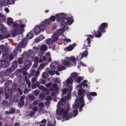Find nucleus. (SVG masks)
Wrapping results in <instances>:
<instances>
[{
  "mask_svg": "<svg viewBox=\"0 0 126 126\" xmlns=\"http://www.w3.org/2000/svg\"><path fill=\"white\" fill-rule=\"evenodd\" d=\"M66 67L64 66H61L59 67L58 68V70L59 71H62L66 69Z\"/></svg>",
  "mask_w": 126,
  "mask_h": 126,
  "instance_id": "a18cd8bd",
  "label": "nucleus"
},
{
  "mask_svg": "<svg viewBox=\"0 0 126 126\" xmlns=\"http://www.w3.org/2000/svg\"><path fill=\"white\" fill-rule=\"evenodd\" d=\"M63 105V102L62 101H60L58 102L57 106V109L56 111V113L59 116H61L63 113V118H64L65 120H69L73 117V114L72 113H70L68 114V112H69V110L68 108L64 111V108H62Z\"/></svg>",
  "mask_w": 126,
  "mask_h": 126,
  "instance_id": "f257e3e1",
  "label": "nucleus"
},
{
  "mask_svg": "<svg viewBox=\"0 0 126 126\" xmlns=\"http://www.w3.org/2000/svg\"><path fill=\"white\" fill-rule=\"evenodd\" d=\"M47 49V46L45 45H42L41 47L40 48V50L38 52L40 54L41 53V52L42 54L44 53V51H46Z\"/></svg>",
  "mask_w": 126,
  "mask_h": 126,
  "instance_id": "f3484780",
  "label": "nucleus"
},
{
  "mask_svg": "<svg viewBox=\"0 0 126 126\" xmlns=\"http://www.w3.org/2000/svg\"><path fill=\"white\" fill-rule=\"evenodd\" d=\"M52 22L50 19V18L47 19L44 22V23L46 25H49Z\"/></svg>",
  "mask_w": 126,
  "mask_h": 126,
  "instance_id": "ea45409f",
  "label": "nucleus"
},
{
  "mask_svg": "<svg viewBox=\"0 0 126 126\" xmlns=\"http://www.w3.org/2000/svg\"><path fill=\"white\" fill-rule=\"evenodd\" d=\"M71 41V40L69 39L65 38L64 40V42H66V43L69 42H70Z\"/></svg>",
  "mask_w": 126,
  "mask_h": 126,
  "instance_id": "69168bd1",
  "label": "nucleus"
},
{
  "mask_svg": "<svg viewBox=\"0 0 126 126\" xmlns=\"http://www.w3.org/2000/svg\"><path fill=\"white\" fill-rule=\"evenodd\" d=\"M83 58V57L82 55L81 54H80V53L77 57V59L78 61H79L82 59Z\"/></svg>",
  "mask_w": 126,
  "mask_h": 126,
  "instance_id": "864d4df0",
  "label": "nucleus"
},
{
  "mask_svg": "<svg viewBox=\"0 0 126 126\" xmlns=\"http://www.w3.org/2000/svg\"><path fill=\"white\" fill-rule=\"evenodd\" d=\"M15 95H14V96L13 95H11V98L9 99L10 101L11 102L14 101L15 102Z\"/></svg>",
  "mask_w": 126,
  "mask_h": 126,
  "instance_id": "09e8293b",
  "label": "nucleus"
},
{
  "mask_svg": "<svg viewBox=\"0 0 126 126\" xmlns=\"http://www.w3.org/2000/svg\"><path fill=\"white\" fill-rule=\"evenodd\" d=\"M85 105L84 102L81 101V100L76 99L73 104V106L74 109H76L79 107V111L80 112L83 110L82 108Z\"/></svg>",
  "mask_w": 126,
  "mask_h": 126,
  "instance_id": "f03ea898",
  "label": "nucleus"
},
{
  "mask_svg": "<svg viewBox=\"0 0 126 126\" xmlns=\"http://www.w3.org/2000/svg\"><path fill=\"white\" fill-rule=\"evenodd\" d=\"M49 90L51 92L54 91L55 92L57 93L59 90V89L58 88H54L53 87H50Z\"/></svg>",
  "mask_w": 126,
  "mask_h": 126,
  "instance_id": "393cba45",
  "label": "nucleus"
},
{
  "mask_svg": "<svg viewBox=\"0 0 126 126\" xmlns=\"http://www.w3.org/2000/svg\"><path fill=\"white\" fill-rule=\"evenodd\" d=\"M73 79L71 77H69L68 79L66 80V83L67 84H71L73 81Z\"/></svg>",
  "mask_w": 126,
  "mask_h": 126,
  "instance_id": "473e14b6",
  "label": "nucleus"
},
{
  "mask_svg": "<svg viewBox=\"0 0 126 126\" xmlns=\"http://www.w3.org/2000/svg\"><path fill=\"white\" fill-rule=\"evenodd\" d=\"M4 32L3 35H2V37L1 38L2 40L8 38L10 36V32L9 31H5Z\"/></svg>",
  "mask_w": 126,
  "mask_h": 126,
  "instance_id": "f8f14e48",
  "label": "nucleus"
},
{
  "mask_svg": "<svg viewBox=\"0 0 126 126\" xmlns=\"http://www.w3.org/2000/svg\"><path fill=\"white\" fill-rule=\"evenodd\" d=\"M55 16H56V19L57 21L58 22H61V26H63V21L64 18H66V15L65 13H61L56 14Z\"/></svg>",
  "mask_w": 126,
  "mask_h": 126,
  "instance_id": "20e7f679",
  "label": "nucleus"
},
{
  "mask_svg": "<svg viewBox=\"0 0 126 126\" xmlns=\"http://www.w3.org/2000/svg\"><path fill=\"white\" fill-rule=\"evenodd\" d=\"M45 97V94L44 93L40 94L39 96V98L40 99H43Z\"/></svg>",
  "mask_w": 126,
  "mask_h": 126,
  "instance_id": "4d7b16f0",
  "label": "nucleus"
},
{
  "mask_svg": "<svg viewBox=\"0 0 126 126\" xmlns=\"http://www.w3.org/2000/svg\"><path fill=\"white\" fill-rule=\"evenodd\" d=\"M1 4L3 5H6L9 3V0H2Z\"/></svg>",
  "mask_w": 126,
  "mask_h": 126,
  "instance_id": "2f4dec72",
  "label": "nucleus"
},
{
  "mask_svg": "<svg viewBox=\"0 0 126 126\" xmlns=\"http://www.w3.org/2000/svg\"><path fill=\"white\" fill-rule=\"evenodd\" d=\"M38 26H36L34 29V31L35 34V35H37L40 33L41 32V30Z\"/></svg>",
  "mask_w": 126,
  "mask_h": 126,
  "instance_id": "4be33fe9",
  "label": "nucleus"
},
{
  "mask_svg": "<svg viewBox=\"0 0 126 126\" xmlns=\"http://www.w3.org/2000/svg\"><path fill=\"white\" fill-rule=\"evenodd\" d=\"M13 22V19L10 17L8 18L7 20V24L9 25H10Z\"/></svg>",
  "mask_w": 126,
  "mask_h": 126,
  "instance_id": "c9c22d12",
  "label": "nucleus"
},
{
  "mask_svg": "<svg viewBox=\"0 0 126 126\" xmlns=\"http://www.w3.org/2000/svg\"><path fill=\"white\" fill-rule=\"evenodd\" d=\"M16 91L17 92L16 93V95L17 96L21 95L22 94L23 91L19 89V88H17L16 89Z\"/></svg>",
  "mask_w": 126,
  "mask_h": 126,
  "instance_id": "c85d7f7f",
  "label": "nucleus"
},
{
  "mask_svg": "<svg viewBox=\"0 0 126 126\" xmlns=\"http://www.w3.org/2000/svg\"><path fill=\"white\" fill-rule=\"evenodd\" d=\"M75 110L73 111V115L74 117H75L77 114L78 112V110L76 109H75Z\"/></svg>",
  "mask_w": 126,
  "mask_h": 126,
  "instance_id": "5fc2aeb1",
  "label": "nucleus"
},
{
  "mask_svg": "<svg viewBox=\"0 0 126 126\" xmlns=\"http://www.w3.org/2000/svg\"><path fill=\"white\" fill-rule=\"evenodd\" d=\"M25 97L23 96H21L20 99V102L18 105V107L19 108H21L24 104V100Z\"/></svg>",
  "mask_w": 126,
  "mask_h": 126,
  "instance_id": "412c9836",
  "label": "nucleus"
},
{
  "mask_svg": "<svg viewBox=\"0 0 126 126\" xmlns=\"http://www.w3.org/2000/svg\"><path fill=\"white\" fill-rule=\"evenodd\" d=\"M63 61H62V63H63V64L65 66H66L67 67H69V65L70 64V63L69 62L67 61L66 60H63Z\"/></svg>",
  "mask_w": 126,
  "mask_h": 126,
  "instance_id": "a878e982",
  "label": "nucleus"
},
{
  "mask_svg": "<svg viewBox=\"0 0 126 126\" xmlns=\"http://www.w3.org/2000/svg\"><path fill=\"white\" fill-rule=\"evenodd\" d=\"M85 90V89H80L78 90V97L77 98V99L81 100V101L84 102V97L86 94Z\"/></svg>",
  "mask_w": 126,
  "mask_h": 126,
  "instance_id": "423d86ee",
  "label": "nucleus"
},
{
  "mask_svg": "<svg viewBox=\"0 0 126 126\" xmlns=\"http://www.w3.org/2000/svg\"><path fill=\"white\" fill-rule=\"evenodd\" d=\"M63 30L62 29H59L58 30L57 32H56L55 33L56 35H57L58 36V35H61L63 33Z\"/></svg>",
  "mask_w": 126,
  "mask_h": 126,
  "instance_id": "a19ab883",
  "label": "nucleus"
},
{
  "mask_svg": "<svg viewBox=\"0 0 126 126\" xmlns=\"http://www.w3.org/2000/svg\"><path fill=\"white\" fill-rule=\"evenodd\" d=\"M0 21L1 22H3L5 20V16L4 15H1L0 17Z\"/></svg>",
  "mask_w": 126,
  "mask_h": 126,
  "instance_id": "8fccbe9b",
  "label": "nucleus"
},
{
  "mask_svg": "<svg viewBox=\"0 0 126 126\" xmlns=\"http://www.w3.org/2000/svg\"><path fill=\"white\" fill-rule=\"evenodd\" d=\"M40 91L39 90H35L34 92V94L35 95H38L39 94Z\"/></svg>",
  "mask_w": 126,
  "mask_h": 126,
  "instance_id": "680f3d73",
  "label": "nucleus"
},
{
  "mask_svg": "<svg viewBox=\"0 0 126 126\" xmlns=\"http://www.w3.org/2000/svg\"><path fill=\"white\" fill-rule=\"evenodd\" d=\"M67 89L66 88L64 89L63 90V95H65L67 91Z\"/></svg>",
  "mask_w": 126,
  "mask_h": 126,
  "instance_id": "052dcab7",
  "label": "nucleus"
},
{
  "mask_svg": "<svg viewBox=\"0 0 126 126\" xmlns=\"http://www.w3.org/2000/svg\"><path fill=\"white\" fill-rule=\"evenodd\" d=\"M5 91V98L8 99L10 96V95H12V91L11 89L9 90V88L8 87H5L4 88Z\"/></svg>",
  "mask_w": 126,
  "mask_h": 126,
  "instance_id": "6e6552de",
  "label": "nucleus"
},
{
  "mask_svg": "<svg viewBox=\"0 0 126 126\" xmlns=\"http://www.w3.org/2000/svg\"><path fill=\"white\" fill-rule=\"evenodd\" d=\"M33 32V30L27 33L26 36L27 39H30L32 38L34 36V35L32 33Z\"/></svg>",
  "mask_w": 126,
  "mask_h": 126,
  "instance_id": "5701e85b",
  "label": "nucleus"
},
{
  "mask_svg": "<svg viewBox=\"0 0 126 126\" xmlns=\"http://www.w3.org/2000/svg\"><path fill=\"white\" fill-rule=\"evenodd\" d=\"M13 25L12 27L13 30L11 31L12 35V37H15L16 34V23L15 22H14L13 23Z\"/></svg>",
  "mask_w": 126,
  "mask_h": 126,
  "instance_id": "6ab92c4d",
  "label": "nucleus"
},
{
  "mask_svg": "<svg viewBox=\"0 0 126 126\" xmlns=\"http://www.w3.org/2000/svg\"><path fill=\"white\" fill-rule=\"evenodd\" d=\"M2 74V73L1 72H0V82H2L4 80V77L3 76H1Z\"/></svg>",
  "mask_w": 126,
  "mask_h": 126,
  "instance_id": "6e6d98bb",
  "label": "nucleus"
},
{
  "mask_svg": "<svg viewBox=\"0 0 126 126\" xmlns=\"http://www.w3.org/2000/svg\"><path fill=\"white\" fill-rule=\"evenodd\" d=\"M4 46L3 45H0V52L3 51V52H4Z\"/></svg>",
  "mask_w": 126,
  "mask_h": 126,
  "instance_id": "774afa93",
  "label": "nucleus"
},
{
  "mask_svg": "<svg viewBox=\"0 0 126 126\" xmlns=\"http://www.w3.org/2000/svg\"><path fill=\"white\" fill-rule=\"evenodd\" d=\"M34 96L32 94H31L29 96V98L31 100H34Z\"/></svg>",
  "mask_w": 126,
  "mask_h": 126,
  "instance_id": "0e129e2a",
  "label": "nucleus"
},
{
  "mask_svg": "<svg viewBox=\"0 0 126 126\" xmlns=\"http://www.w3.org/2000/svg\"><path fill=\"white\" fill-rule=\"evenodd\" d=\"M2 64L1 66H2L3 68H6L9 65V63L8 62H5L3 63H1Z\"/></svg>",
  "mask_w": 126,
  "mask_h": 126,
  "instance_id": "72a5a7b5",
  "label": "nucleus"
},
{
  "mask_svg": "<svg viewBox=\"0 0 126 126\" xmlns=\"http://www.w3.org/2000/svg\"><path fill=\"white\" fill-rule=\"evenodd\" d=\"M16 36H17V38L18 39L20 38L19 34L22 33L25 31L24 28L26 27L25 24H23L19 25L17 23L16 24Z\"/></svg>",
  "mask_w": 126,
  "mask_h": 126,
  "instance_id": "7ed1b4c3",
  "label": "nucleus"
},
{
  "mask_svg": "<svg viewBox=\"0 0 126 126\" xmlns=\"http://www.w3.org/2000/svg\"><path fill=\"white\" fill-rule=\"evenodd\" d=\"M61 80H60L59 78H56L55 79L54 81L55 82H56L58 83L60 82Z\"/></svg>",
  "mask_w": 126,
  "mask_h": 126,
  "instance_id": "338daca9",
  "label": "nucleus"
},
{
  "mask_svg": "<svg viewBox=\"0 0 126 126\" xmlns=\"http://www.w3.org/2000/svg\"><path fill=\"white\" fill-rule=\"evenodd\" d=\"M22 55V57L23 60H25L28 59L29 57L27 52H24Z\"/></svg>",
  "mask_w": 126,
  "mask_h": 126,
  "instance_id": "bb28decb",
  "label": "nucleus"
},
{
  "mask_svg": "<svg viewBox=\"0 0 126 126\" xmlns=\"http://www.w3.org/2000/svg\"><path fill=\"white\" fill-rule=\"evenodd\" d=\"M108 24L106 23H102L99 26L98 29L102 33L105 32L106 31V29L108 28Z\"/></svg>",
  "mask_w": 126,
  "mask_h": 126,
  "instance_id": "0eeeda50",
  "label": "nucleus"
},
{
  "mask_svg": "<svg viewBox=\"0 0 126 126\" xmlns=\"http://www.w3.org/2000/svg\"><path fill=\"white\" fill-rule=\"evenodd\" d=\"M26 85L24 84H22L21 85L19 89H20L22 90H24L26 88Z\"/></svg>",
  "mask_w": 126,
  "mask_h": 126,
  "instance_id": "de8ad7c7",
  "label": "nucleus"
},
{
  "mask_svg": "<svg viewBox=\"0 0 126 126\" xmlns=\"http://www.w3.org/2000/svg\"><path fill=\"white\" fill-rule=\"evenodd\" d=\"M88 52L87 51H84L80 53L83 57H86L88 55Z\"/></svg>",
  "mask_w": 126,
  "mask_h": 126,
  "instance_id": "49530a36",
  "label": "nucleus"
},
{
  "mask_svg": "<svg viewBox=\"0 0 126 126\" xmlns=\"http://www.w3.org/2000/svg\"><path fill=\"white\" fill-rule=\"evenodd\" d=\"M12 66L11 68H9L5 71L4 75L6 76H8L11 73L13 72L16 69V61H14L12 63Z\"/></svg>",
  "mask_w": 126,
  "mask_h": 126,
  "instance_id": "39448f33",
  "label": "nucleus"
},
{
  "mask_svg": "<svg viewBox=\"0 0 126 126\" xmlns=\"http://www.w3.org/2000/svg\"><path fill=\"white\" fill-rule=\"evenodd\" d=\"M48 75V73L47 72H45L43 73L42 75V77L44 79L47 78Z\"/></svg>",
  "mask_w": 126,
  "mask_h": 126,
  "instance_id": "c03bdc74",
  "label": "nucleus"
},
{
  "mask_svg": "<svg viewBox=\"0 0 126 126\" xmlns=\"http://www.w3.org/2000/svg\"><path fill=\"white\" fill-rule=\"evenodd\" d=\"M6 31V29L4 25L1 24L0 25V33H3Z\"/></svg>",
  "mask_w": 126,
  "mask_h": 126,
  "instance_id": "cd10ccee",
  "label": "nucleus"
},
{
  "mask_svg": "<svg viewBox=\"0 0 126 126\" xmlns=\"http://www.w3.org/2000/svg\"><path fill=\"white\" fill-rule=\"evenodd\" d=\"M76 59L75 58L74 56H71L69 60L71 62H73L74 64V65L75 66L76 64V62L75 61Z\"/></svg>",
  "mask_w": 126,
  "mask_h": 126,
  "instance_id": "7c9ffc66",
  "label": "nucleus"
},
{
  "mask_svg": "<svg viewBox=\"0 0 126 126\" xmlns=\"http://www.w3.org/2000/svg\"><path fill=\"white\" fill-rule=\"evenodd\" d=\"M33 49L35 53L37 52L38 51V48L36 46H34L33 47Z\"/></svg>",
  "mask_w": 126,
  "mask_h": 126,
  "instance_id": "e2e57ef3",
  "label": "nucleus"
},
{
  "mask_svg": "<svg viewBox=\"0 0 126 126\" xmlns=\"http://www.w3.org/2000/svg\"><path fill=\"white\" fill-rule=\"evenodd\" d=\"M47 45L49 46L50 48H52V49L53 50L55 49V45L53 44V41L52 39H47Z\"/></svg>",
  "mask_w": 126,
  "mask_h": 126,
  "instance_id": "9b49d317",
  "label": "nucleus"
},
{
  "mask_svg": "<svg viewBox=\"0 0 126 126\" xmlns=\"http://www.w3.org/2000/svg\"><path fill=\"white\" fill-rule=\"evenodd\" d=\"M39 27L40 28L41 31H42L44 30L46 28L45 25L42 24H41Z\"/></svg>",
  "mask_w": 126,
  "mask_h": 126,
  "instance_id": "f704fd0d",
  "label": "nucleus"
},
{
  "mask_svg": "<svg viewBox=\"0 0 126 126\" xmlns=\"http://www.w3.org/2000/svg\"><path fill=\"white\" fill-rule=\"evenodd\" d=\"M24 64V67L29 68L31 66L32 63L31 61L28 59L25 60Z\"/></svg>",
  "mask_w": 126,
  "mask_h": 126,
  "instance_id": "dca6fc26",
  "label": "nucleus"
},
{
  "mask_svg": "<svg viewBox=\"0 0 126 126\" xmlns=\"http://www.w3.org/2000/svg\"><path fill=\"white\" fill-rule=\"evenodd\" d=\"M9 57V55L6 53H3L2 54V58L3 60H6Z\"/></svg>",
  "mask_w": 126,
  "mask_h": 126,
  "instance_id": "e433bc0d",
  "label": "nucleus"
},
{
  "mask_svg": "<svg viewBox=\"0 0 126 126\" xmlns=\"http://www.w3.org/2000/svg\"><path fill=\"white\" fill-rule=\"evenodd\" d=\"M48 72L49 74L51 76L55 74V72L51 70H49Z\"/></svg>",
  "mask_w": 126,
  "mask_h": 126,
  "instance_id": "13d9d810",
  "label": "nucleus"
},
{
  "mask_svg": "<svg viewBox=\"0 0 126 126\" xmlns=\"http://www.w3.org/2000/svg\"><path fill=\"white\" fill-rule=\"evenodd\" d=\"M77 73L76 72L75 73H73L71 74V76L73 78H76L77 76Z\"/></svg>",
  "mask_w": 126,
  "mask_h": 126,
  "instance_id": "37998d69",
  "label": "nucleus"
},
{
  "mask_svg": "<svg viewBox=\"0 0 126 126\" xmlns=\"http://www.w3.org/2000/svg\"><path fill=\"white\" fill-rule=\"evenodd\" d=\"M27 52L29 57L30 58H32L34 56V52L32 49H29Z\"/></svg>",
  "mask_w": 126,
  "mask_h": 126,
  "instance_id": "a211bd4d",
  "label": "nucleus"
},
{
  "mask_svg": "<svg viewBox=\"0 0 126 126\" xmlns=\"http://www.w3.org/2000/svg\"><path fill=\"white\" fill-rule=\"evenodd\" d=\"M73 22V20L72 18L69 17L68 19L67 16L66 18H64L63 21V25L66 24L67 23L68 25H70L72 24Z\"/></svg>",
  "mask_w": 126,
  "mask_h": 126,
  "instance_id": "1a4fd4ad",
  "label": "nucleus"
},
{
  "mask_svg": "<svg viewBox=\"0 0 126 126\" xmlns=\"http://www.w3.org/2000/svg\"><path fill=\"white\" fill-rule=\"evenodd\" d=\"M21 47L19 46V45L16 47V51H18L19 52H20L22 51V49Z\"/></svg>",
  "mask_w": 126,
  "mask_h": 126,
  "instance_id": "bf43d9fd",
  "label": "nucleus"
},
{
  "mask_svg": "<svg viewBox=\"0 0 126 126\" xmlns=\"http://www.w3.org/2000/svg\"><path fill=\"white\" fill-rule=\"evenodd\" d=\"M12 83V81L11 80H10L8 81L5 82L4 83V85L6 86L5 87H8Z\"/></svg>",
  "mask_w": 126,
  "mask_h": 126,
  "instance_id": "79ce46f5",
  "label": "nucleus"
},
{
  "mask_svg": "<svg viewBox=\"0 0 126 126\" xmlns=\"http://www.w3.org/2000/svg\"><path fill=\"white\" fill-rule=\"evenodd\" d=\"M95 32V34L94 35H95V37L96 38H99L102 35V34L101 33V32H100V31H97V34L96 35V32L95 31H94Z\"/></svg>",
  "mask_w": 126,
  "mask_h": 126,
  "instance_id": "c756f323",
  "label": "nucleus"
},
{
  "mask_svg": "<svg viewBox=\"0 0 126 126\" xmlns=\"http://www.w3.org/2000/svg\"><path fill=\"white\" fill-rule=\"evenodd\" d=\"M53 34L54 36L52 38V40L53 41H54V42H55L58 39V36L57 35H56V34H55V33Z\"/></svg>",
  "mask_w": 126,
  "mask_h": 126,
  "instance_id": "4c0bfd02",
  "label": "nucleus"
},
{
  "mask_svg": "<svg viewBox=\"0 0 126 126\" xmlns=\"http://www.w3.org/2000/svg\"><path fill=\"white\" fill-rule=\"evenodd\" d=\"M56 18L55 16H51L49 18L50 20L52 22H54L55 21V19Z\"/></svg>",
  "mask_w": 126,
  "mask_h": 126,
  "instance_id": "3c124183",
  "label": "nucleus"
},
{
  "mask_svg": "<svg viewBox=\"0 0 126 126\" xmlns=\"http://www.w3.org/2000/svg\"><path fill=\"white\" fill-rule=\"evenodd\" d=\"M15 53V51L13 52L8 57V60L10 61H12L14 59L13 53Z\"/></svg>",
  "mask_w": 126,
  "mask_h": 126,
  "instance_id": "58836bf2",
  "label": "nucleus"
},
{
  "mask_svg": "<svg viewBox=\"0 0 126 126\" xmlns=\"http://www.w3.org/2000/svg\"><path fill=\"white\" fill-rule=\"evenodd\" d=\"M87 81L86 80H85L82 82L80 84V87L81 89H83L85 87L87 88V87L88 85L86 84Z\"/></svg>",
  "mask_w": 126,
  "mask_h": 126,
  "instance_id": "aec40b11",
  "label": "nucleus"
},
{
  "mask_svg": "<svg viewBox=\"0 0 126 126\" xmlns=\"http://www.w3.org/2000/svg\"><path fill=\"white\" fill-rule=\"evenodd\" d=\"M26 38H23L22 41L19 44V46L21 47H23L26 46L28 43V41Z\"/></svg>",
  "mask_w": 126,
  "mask_h": 126,
  "instance_id": "9d476101",
  "label": "nucleus"
},
{
  "mask_svg": "<svg viewBox=\"0 0 126 126\" xmlns=\"http://www.w3.org/2000/svg\"><path fill=\"white\" fill-rule=\"evenodd\" d=\"M91 41L90 38L88 37L87 39L84 42V47L87 48V47H90L91 46Z\"/></svg>",
  "mask_w": 126,
  "mask_h": 126,
  "instance_id": "ddd939ff",
  "label": "nucleus"
},
{
  "mask_svg": "<svg viewBox=\"0 0 126 126\" xmlns=\"http://www.w3.org/2000/svg\"><path fill=\"white\" fill-rule=\"evenodd\" d=\"M97 95V93L95 92H91L89 94H87L86 96L89 100H91L92 99V96H95Z\"/></svg>",
  "mask_w": 126,
  "mask_h": 126,
  "instance_id": "4468645a",
  "label": "nucleus"
},
{
  "mask_svg": "<svg viewBox=\"0 0 126 126\" xmlns=\"http://www.w3.org/2000/svg\"><path fill=\"white\" fill-rule=\"evenodd\" d=\"M84 79L83 77H79L78 78H74V81L75 82H77L78 83H79L82 80H83Z\"/></svg>",
  "mask_w": 126,
  "mask_h": 126,
  "instance_id": "b1692460",
  "label": "nucleus"
},
{
  "mask_svg": "<svg viewBox=\"0 0 126 126\" xmlns=\"http://www.w3.org/2000/svg\"><path fill=\"white\" fill-rule=\"evenodd\" d=\"M16 23H18L19 25H23V24H25L23 23V22L22 20H19L18 21V20H16Z\"/></svg>",
  "mask_w": 126,
  "mask_h": 126,
  "instance_id": "603ef678",
  "label": "nucleus"
},
{
  "mask_svg": "<svg viewBox=\"0 0 126 126\" xmlns=\"http://www.w3.org/2000/svg\"><path fill=\"white\" fill-rule=\"evenodd\" d=\"M76 44L74 43L72 45H70L64 48V50L65 51H69L72 50L76 46Z\"/></svg>",
  "mask_w": 126,
  "mask_h": 126,
  "instance_id": "2eb2a0df",
  "label": "nucleus"
}]
</instances>
